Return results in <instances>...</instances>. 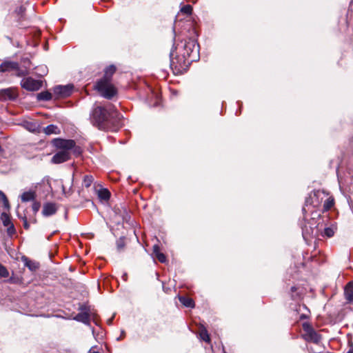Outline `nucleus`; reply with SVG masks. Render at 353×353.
<instances>
[{"label": "nucleus", "instance_id": "1", "mask_svg": "<svg viewBox=\"0 0 353 353\" xmlns=\"http://www.w3.org/2000/svg\"><path fill=\"white\" fill-rule=\"evenodd\" d=\"M178 49L180 55L177 57H173V52L170 53L171 65L178 70L185 69L190 63L196 61L199 57V45L193 39L185 40Z\"/></svg>", "mask_w": 353, "mask_h": 353}, {"label": "nucleus", "instance_id": "2", "mask_svg": "<svg viewBox=\"0 0 353 353\" xmlns=\"http://www.w3.org/2000/svg\"><path fill=\"white\" fill-rule=\"evenodd\" d=\"M115 113L114 107L111 103L104 106H97L92 111L91 121L99 129H104Z\"/></svg>", "mask_w": 353, "mask_h": 353}, {"label": "nucleus", "instance_id": "3", "mask_svg": "<svg viewBox=\"0 0 353 353\" xmlns=\"http://www.w3.org/2000/svg\"><path fill=\"white\" fill-rule=\"evenodd\" d=\"M54 145L61 149L52 158L53 163H61L68 161L70 158L69 150L74 148L75 142L73 140L55 139Z\"/></svg>", "mask_w": 353, "mask_h": 353}, {"label": "nucleus", "instance_id": "4", "mask_svg": "<svg viewBox=\"0 0 353 353\" xmlns=\"http://www.w3.org/2000/svg\"><path fill=\"white\" fill-rule=\"evenodd\" d=\"M95 88L103 97L107 99H111L117 93L115 88L110 83V81L107 79H102L99 81Z\"/></svg>", "mask_w": 353, "mask_h": 353}, {"label": "nucleus", "instance_id": "5", "mask_svg": "<svg viewBox=\"0 0 353 353\" xmlns=\"http://www.w3.org/2000/svg\"><path fill=\"white\" fill-rule=\"evenodd\" d=\"M303 329L305 332V339L307 341L319 343L321 341V336L307 323L303 324Z\"/></svg>", "mask_w": 353, "mask_h": 353}, {"label": "nucleus", "instance_id": "6", "mask_svg": "<svg viewBox=\"0 0 353 353\" xmlns=\"http://www.w3.org/2000/svg\"><path fill=\"white\" fill-rule=\"evenodd\" d=\"M21 85L27 90L35 91L39 90L42 86V81L35 80L31 77L23 79Z\"/></svg>", "mask_w": 353, "mask_h": 353}, {"label": "nucleus", "instance_id": "7", "mask_svg": "<svg viewBox=\"0 0 353 353\" xmlns=\"http://www.w3.org/2000/svg\"><path fill=\"white\" fill-rule=\"evenodd\" d=\"M72 88V85H57L54 88V94L59 98L67 97L71 94Z\"/></svg>", "mask_w": 353, "mask_h": 353}, {"label": "nucleus", "instance_id": "8", "mask_svg": "<svg viewBox=\"0 0 353 353\" xmlns=\"http://www.w3.org/2000/svg\"><path fill=\"white\" fill-rule=\"evenodd\" d=\"M18 94L16 90L13 88H8L0 90L1 101H13L17 97Z\"/></svg>", "mask_w": 353, "mask_h": 353}, {"label": "nucleus", "instance_id": "9", "mask_svg": "<svg viewBox=\"0 0 353 353\" xmlns=\"http://www.w3.org/2000/svg\"><path fill=\"white\" fill-rule=\"evenodd\" d=\"M1 220L3 223V225L5 227H7L8 234L9 236L13 235L15 233L16 230L13 223L11 221L10 216L7 213L3 212L1 214Z\"/></svg>", "mask_w": 353, "mask_h": 353}, {"label": "nucleus", "instance_id": "10", "mask_svg": "<svg viewBox=\"0 0 353 353\" xmlns=\"http://www.w3.org/2000/svg\"><path fill=\"white\" fill-rule=\"evenodd\" d=\"M18 67H19V63L17 62L6 60V61H4L0 65V72H6L14 71L15 70H17Z\"/></svg>", "mask_w": 353, "mask_h": 353}, {"label": "nucleus", "instance_id": "11", "mask_svg": "<svg viewBox=\"0 0 353 353\" xmlns=\"http://www.w3.org/2000/svg\"><path fill=\"white\" fill-rule=\"evenodd\" d=\"M57 205L52 203H47L43 205L42 214L45 216H49L56 213Z\"/></svg>", "mask_w": 353, "mask_h": 353}, {"label": "nucleus", "instance_id": "12", "mask_svg": "<svg viewBox=\"0 0 353 353\" xmlns=\"http://www.w3.org/2000/svg\"><path fill=\"white\" fill-rule=\"evenodd\" d=\"M26 12V8L23 6H20L17 7L13 13H12L11 16L15 17L18 22L24 19Z\"/></svg>", "mask_w": 353, "mask_h": 353}, {"label": "nucleus", "instance_id": "13", "mask_svg": "<svg viewBox=\"0 0 353 353\" xmlns=\"http://www.w3.org/2000/svg\"><path fill=\"white\" fill-rule=\"evenodd\" d=\"M345 296L349 302L353 303V282H350L345 288Z\"/></svg>", "mask_w": 353, "mask_h": 353}, {"label": "nucleus", "instance_id": "14", "mask_svg": "<svg viewBox=\"0 0 353 353\" xmlns=\"http://www.w3.org/2000/svg\"><path fill=\"white\" fill-rule=\"evenodd\" d=\"M74 320L88 325L90 323V315L87 312H81L77 314Z\"/></svg>", "mask_w": 353, "mask_h": 353}, {"label": "nucleus", "instance_id": "15", "mask_svg": "<svg viewBox=\"0 0 353 353\" xmlns=\"http://www.w3.org/2000/svg\"><path fill=\"white\" fill-rule=\"evenodd\" d=\"M153 252L155 257L161 262L165 263L166 261V256L164 254L161 253L159 250V247L157 245L153 246Z\"/></svg>", "mask_w": 353, "mask_h": 353}, {"label": "nucleus", "instance_id": "16", "mask_svg": "<svg viewBox=\"0 0 353 353\" xmlns=\"http://www.w3.org/2000/svg\"><path fill=\"white\" fill-rule=\"evenodd\" d=\"M316 235H317V229L312 228L311 227L308 228L307 225L303 228V236L304 239H306L310 236Z\"/></svg>", "mask_w": 353, "mask_h": 353}, {"label": "nucleus", "instance_id": "17", "mask_svg": "<svg viewBox=\"0 0 353 353\" xmlns=\"http://www.w3.org/2000/svg\"><path fill=\"white\" fill-rule=\"evenodd\" d=\"M44 132L46 134H57L60 132V130L57 125H49L46 128H44Z\"/></svg>", "mask_w": 353, "mask_h": 353}, {"label": "nucleus", "instance_id": "18", "mask_svg": "<svg viewBox=\"0 0 353 353\" xmlns=\"http://www.w3.org/2000/svg\"><path fill=\"white\" fill-rule=\"evenodd\" d=\"M179 301L185 307H194V303L193 300L189 297L180 296Z\"/></svg>", "mask_w": 353, "mask_h": 353}, {"label": "nucleus", "instance_id": "19", "mask_svg": "<svg viewBox=\"0 0 353 353\" xmlns=\"http://www.w3.org/2000/svg\"><path fill=\"white\" fill-rule=\"evenodd\" d=\"M98 196L100 199L108 201L110 196V192L107 189H101L98 192Z\"/></svg>", "mask_w": 353, "mask_h": 353}, {"label": "nucleus", "instance_id": "20", "mask_svg": "<svg viewBox=\"0 0 353 353\" xmlns=\"http://www.w3.org/2000/svg\"><path fill=\"white\" fill-rule=\"evenodd\" d=\"M116 68L114 65H110L105 70V74L103 79H107L110 81L112 75L115 72Z\"/></svg>", "mask_w": 353, "mask_h": 353}, {"label": "nucleus", "instance_id": "21", "mask_svg": "<svg viewBox=\"0 0 353 353\" xmlns=\"http://www.w3.org/2000/svg\"><path fill=\"white\" fill-rule=\"evenodd\" d=\"M336 230V226L332 225L330 227L325 228L323 232V236H326L328 238H330L334 236L335 231Z\"/></svg>", "mask_w": 353, "mask_h": 353}, {"label": "nucleus", "instance_id": "22", "mask_svg": "<svg viewBox=\"0 0 353 353\" xmlns=\"http://www.w3.org/2000/svg\"><path fill=\"white\" fill-rule=\"evenodd\" d=\"M52 94L48 91L41 92L38 94L37 99L41 101H49L52 99Z\"/></svg>", "mask_w": 353, "mask_h": 353}, {"label": "nucleus", "instance_id": "23", "mask_svg": "<svg viewBox=\"0 0 353 353\" xmlns=\"http://www.w3.org/2000/svg\"><path fill=\"white\" fill-rule=\"evenodd\" d=\"M21 198L23 202L32 201L34 199V194L32 192H26L22 194Z\"/></svg>", "mask_w": 353, "mask_h": 353}, {"label": "nucleus", "instance_id": "24", "mask_svg": "<svg viewBox=\"0 0 353 353\" xmlns=\"http://www.w3.org/2000/svg\"><path fill=\"white\" fill-rule=\"evenodd\" d=\"M334 200L332 197L327 198L324 204H323V209L325 211H327L334 205Z\"/></svg>", "mask_w": 353, "mask_h": 353}, {"label": "nucleus", "instance_id": "25", "mask_svg": "<svg viewBox=\"0 0 353 353\" xmlns=\"http://www.w3.org/2000/svg\"><path fill=\"white\" fill-rule=\"evenodd\" d=\"M93 181H94V178L92 176L86 175L84 176V179H83V185L85 188H89L91 185V184L92 183Z\"/></svg>", "mask_w": 353, "mask_h": 353}, {"label": "nucleus", "instance_id": "26", "mask_svg": "<svg viewBox=\"0 0 353 353\" xmlns=\"http://www.w3.org/2000/svg\"><path fill=\"white\" fill-rule=\"evenodd\" d=\"M199 335H200L201 339L203 341L208 342V343L210 342V336L208 333V331L205 329H204V328L202 329L200 331Z\"/></svg>", "mask_w": 353, "mask_h": 353}, {"label": "nucleus", "instance_id": "27", "mask_svg": "<svg viewBox=\"0 0 353 353\" xmlns=\"http://www.w3.org/2000/svg\"><path fill=\"white\" fill-rule=\"evenodd\" d=\"M180 11L186 15H190L192 12V7L190 5H185L181 8Z\"/></svg>", "mask_w": 353, "mask_h": 353}, {"label": "nucleus", "instance_id": "28", "mask_svg": "<svg viewBox=\"0 0 353 353\" xmlns=\"http://www.w3.org/2000/svg\"><path fill=\"white\" fill-rule=\"evenodd\" d=\"M0 201L3 202V205L6 208H10L8 200L6 194L1 191H0Z\"/></svg>", "mask_w": 353, "mask_h": 353}, {"label": "nucleus", "instance_id": "29", "mask_svg": "<svg viewBox=\"0 0 353 353\" xmlns=\"http://www.w3.org/2000/svg\"><path fill=\"white\" fill-rule=\"evenodd\" d=\"M25 128L30 132H34L37 130V125L32 122H26L24 124Z\"/></svg>", "mask_w": 353, "mask_h": 353}, {"label": "nucleus", "instance_id": "30", "mask_svg": "<svg viewBox=\"0 0 353 353\" xmlns=\"http://www.w3.org/2000/svg\"><path fill=\"white\" fill-rule=\"evenodd\" d=\"M8 276V272L6 268L0 264V278L7 277Z\"/></svg>", "mask_w": 353, "mask_h": 353}, {"label": "nucleus", "instance_id": "31", "mask_svg": "<svg viewBox=\"0 0 353 353\" xmlns=\"http://www.w3.org/2000/svg\"><path fill=\"white\" fill-rule=\"evenodd\" d=\"M15 70L17 71V75L19 76V77H23V76H25V75H26L28 74L26 70L19 69V67H18V69Z\"/></svg>", "mask_w": 353, "mask_h": 353}, {"label": "nucleus", "instance_id": "32", "mask_svg": "<svg viewBox=\"0 0 353 353\" xmlns=\"http://www.w3.org/2000/svg\"><path fill=\"white\" fill-rule=\"evenodd\" d=\"M117 248L119 250H121L123 248H124V240L123 239H120L118 241H117Z\"/></svg>", "mask_w": 353, "mask_h": 353}, {"label": "nucleus", "instance_id": "33", "mask_svg": "<svg viewBox=\"0 0 353 353\" xmlns=\"http://www.w3.org/2000/svg\"><path fill=\"white\" fill-rule=\"evenodd\" d=\"M40 208V204L38 202H34L32 204V210L34 212H37L39 211Z\"/></svg>", "mask_w": 353, "mask_h": 353}, {"label": "nucleus", "instance_id": "34", "mask_svg": "<svg viewBox=\"0 0 353 353\" xmlns=\"http://www.w3.org/2000/svg\"><path fill=\"white\" fill-rule=\"evenodd\" d=\"M23 225L26 229L29 228V224L28 223V222L26 221H25Z\"/></svg>", "mask_w": 353, "mask_h": 353}, {"label": "nucleus", "instance_id": "35", "mask_svg": "<svg viewBox=\"0 0 353 353\" xmlns=\"http://www.w3.org/2000/svg\"><path fill=\"white\" fill-rule=\"evenodd\" d=\"M94 349V347H92L88 352V353H99V352H97V351H94L93 350Z\"/></svg>", "mask_w": 353, "mask_h": 353}, {"label": "nucleus", "instance_id": "36", "mask_svg": "<svg viewBox=\"0 0 353 353\" xmlns=\"http://www.w3.org/2000/svg\"><path fill=\"white\" fill-rule=\"evenodd\" d=\"M323 192H320V191H317L316 192L314 193V196H319L321 194H323Z\"/></svg>", "mask_w": 353, "mask_h": 353}, {"label": "nucleus", "instance_id": "37", "mask_svg": "<svg viewBox=\"0 0 353 353\" xmlns=\"http://www.w3.org/2000/svg\"><path fill=\"white\" fill-rule=\"evenodd\" d=\"M40 34H41L40 31L37 30L36 32H35V37H39L40 36Z\"/></svg>", "mask_w": 353, "mask_h": 353}, {"label": "nucleus", "instance_id": "38", "mask_svg": "<svg viewBox=\"0 0 353 353\" xmlns=\"http://www.w3.org/2000/svg\"><path fill=\"white\" fill-rule=\"evenodd\" d=\"M347 353H353V347L350 348Z\"/></svg>", "mask_w": 353, "mask_h": 353}]
</instances>
